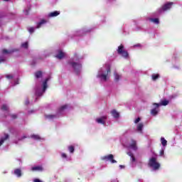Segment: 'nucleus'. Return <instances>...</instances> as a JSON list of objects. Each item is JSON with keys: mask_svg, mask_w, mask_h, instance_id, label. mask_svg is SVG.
<instances>
[{"mask_svg": "<svg viewBox=\"0 0 182 182\" xmlns=\"http://www.w3.org/2000/svg\"><path fill=\"white\" fill-rule=\"evenodd\" d=\"M149 167H152L153 170H159L160 168V164L157 162V159L155 157L149 159Z\"/></svg>", "mask_w": 182, "mask_h": 182, "instance_id": "obj_1", "label": "nucleus"}, {"mask_svg": "<svg viewBox=\"0 0 182 182\" xmlns=\"http://www.w3.org/2000/svg\"><path fill=\"white\" fill-rule=\"evenodd\" d=\"M105 68L106 69V73L105 74H100L97 77H100L101 79H102V80H105V82H106V80H107V76L109 75V74L111 72V70H110V64L109 63H106L105 65Z\"/></svg>", "mask_w": 182, "mask_h": 182, "instance_id": "obj_2", "label": "nucleus"}, {"mask_svg": "<svg viewBox=\"0 0 182 182\" xmlns=\"http://www.w3.org/2000/svg\"><path fill=\"white\" fill-rule=\"evenodd\" d=\"M117 53L119 55H121L123 58H129V53L127 50H124V45H120L118 47Z\"/></svg>", "mask_w": 182, "mask_h": 182, "instance_id": "obj_3", "label": "nucleus"}, {"mask_svg": "<svg viewBox=\"0 0 182 182\" xmlns=\"http://www.w3.org/2000/svg\"><path fill=\"white\" fill-rule=\"evenodd\" d=\"M69 65L72 66V68L74 69V71L77 74H78L79 72H80V69H82V64L79 63L70 62Z\"/></svg>", "mask_w": 182, "mask_h": 182, "instance_id": "obj_4", "label": "nucleus"}, {"mask_svg": "<svg viewBox=\"0 0 182 182\" xmlns=\"http://www.w3.org/2000/svg\"><path fill=\"white\" fill-rule=\"evenodd\" d=\"M173 2H167V3H166L159 10L160 14H161V12H166V11H169V9H171V6H173Z\"/></svg>", "mask_w": 182, "mask_h": 182, "instance_id": "obj_5", "label": "nucleus"}, {"mask_svg": "<svg viewBox=\"0 0 182 182\" xmlns=\"http://www.w3.org/2000/svg\"><path fill=\"white\" fill-rule=\"evenodd\" d=\"M102 160H106L107 161H110L112 164L114 163H117L116 160H114V156L113 154H109L102 157Z\"/></svg>", "mask_w": 182, "mask_h": 182, "instance_id": "obj_6", "label": "nucleus"}, {"mask_svg": "<svg viewBox=\"0 0 182 182\" xmlns=\"http://www.w3.org/2000/svg\"><path fill=\"white\" fill-rule=\"evenodd\" d=\"M107 119V116H102L100 118H97L96 122L99 124H103L104 126L106 124V119Z\"/></svg>", "mask_w": 182, "mask_h": 182, "instance_id": "obj_7", "label": "nucleus"}, {"mask_svg": "<svg viewBox=\"0 0 182 182\" xmlns=\"http://www.w3.org/2000/svg\"><path fill=\"white\" fill-rule=\"evenodd\" d=\"M168 103H169L168 100H164L161 101V104L154 102L153 104V106H156V107L157 109H159V107H160V106H167V105H168Z\"/></svg>", "mask_w": 182, "mask_h": 182, "instance_id": "obj_8", "label": "nucleus"}, {"mask_svg": "<svg viewBox=\"0 0 182 182\" xmlns=\"http://www.w3.org/2000/svg\"><path fill=\"white\" fill-rule=\"evenodd\" d=\"M1 52L4 55H9L11 53H14V52H18V49H13L11 50H8L6 49H3Z\"/></svg>", "mask_w": 182, "mask_h": 182, "instance_id": "obj_9", "label": "nucleus"}, {"mask_svg": "<svg viewBox=\"0 0 182 182\" xmlns=\"http://www.w3.org/2000/svg\"><path fill=\"white\" fill-rule=\"evenodd\" d=\"M55 58H57V59H63V58H65V53H63V51H62L61 50H58V54H57L55 55Z\"/></svg>", "mask_w": 182, "mask_h": 182, "instance_id": "obj_10", "label": "nucleus"}, {"mask_svg": "<svg viewBox=\"0 0 182 182\" xmlns=\"http://www.w3.org/2000/svg\"><path fill=\"white\" fill-rule=\"evenodd\" d=\"M48 82H49V78H46L43 82V92H45L46 89H48Z\"/></svg>", "mask_w": 182, "mask_h": 182, "instance_id": "obj_11", "label": "nucleus"}, {"mask_svg": "<svg viewBox=\"0 0 182 182\" xmlns=\"http://www.w3.org/2000/svg\"><path fill=\"white\" fill-rule=\"evenodd\" d=\"M111 114L114 117V119H119L120 114L116 110V109H112L111 111Z\"/></svg>", "mask_w": 182, "mask_h": 182, "instance_id": "obj_12", "label": "nucleus"}, {"mask_svg": "<svg viewBox=\"0 0 182 182\" xmlns=\"http://www.w3.org/2000/svg\"><path fill=\"white\" fill-rule=\"evenodd\" d=\"M60 14V11H55L53 12H50L49 14H48V17L49 18H53L55 16H58V15Z\"/></svg>", "mask_w": 182, "mask_h": 182, "instance_id": "obj_13", "label": "nucleus"}, {"mask_svg": "<svg viewBox=\"0 0 182 182\" xmlns=\"http://www.w3.org/2000/svg\"><path fill=\"white\" fill-rule=\"evenodd\" d=\"M4 136H5L4 137H2L0 139V146H2V144H4V143L5 142V140H8V139H9V134H5Z\"/></svg>", "mask_w": 182, "mask_h": 182, "instance_id": "obj_14", "label": "nucleus"}, {"mask_svg": "<svg viewBox=\"0 0 182 182\" xmlns=\"http://www.w3.org/2000/svg\"><path fill=\"white\" fill-rule=\"evenodd\" d=\"M130 147L132 149V150H137V142L134 140H132V144H130Z\"/></svg>", "mask_w": 182, "mask_h": 182, "instance_id": "obj_15", "label": "nucleus"}, {"mask_svg": "<svg viewBox=\"0 0 182 182\" xmlns=\"http://www.w3.org/2000/svg\"><path fill=\"white\" fill-rule=\"evenodd\" d=\"M14 174L17 176V177H21L22 176V171L19 168H16L14 170Z\"/></svg>", "mask_w": 182, "mask_h": 182, "instance_id": "obj_16", "label": "nucleus"}, {"mask_svg": "<svg viewBox=\"0 0 182 182\" xmlns=\"http://www.w3.org/2000/svg\"><path fill=\"white\" fill-rule=\"evenodd\" d=\"M158 114L159 110H157V108H154L151 110V114H152V116H157Z\"/></svg>", "mask_w": 182, "mask_h": 182, "instance_id": "obj_17", "label": "nucleus"}, {"mask_svg": "<svg viewBox=\"0 0 182 182\" xmlns=\"http://www.w3.org/2000/svg\"><path fill=\"white\" fill-rule=\"evenodd\" d=\"M42 75H43L42 71H37L35 73V77H36V79H39L42 77Z\"/></svg>", "mask_w": 182, "mask_h": 182, "instance_id": "obj_18", "label": "nucleus"}, {"mask_svg": "<svg viewBox=\"0 0 182 182\" xmlns=\"http://www.w3.org/2000/svg\"><path fill=\"white\" fill-rule=\"evenodd\" d=\"M128 156H129V157H131V160L133 163H134V161H136V158L134 157V155L133 154V153L132 152H127Z\"/></svg>", "mask_w": 182, "mask_h": 182, "instance_id": "obj_19", "label": "nucleus"}, {"mask_svg": "<svg viewBox=\"0 0 182 182\" xmlns=\"http://www.w3.org/2000/svg\"><path fill=\"white\" fill-rule=\"evenodd\" d=\"M161 143L162 146H164V147H166V146H167V140H166V139H164V137L161 138Z\"/></svg>", "mask_w": 182, "mask_h": 182, "instance_id": "obj_20", "label": "nucleus"}, {"mask_svg": "<svg viewBox=\"0 0 182 182\" xmlns=\"http://www.w3.org/2000/svg\"><path fill=\"white\" fill-rule=\"evenodd\" d=\"M31 139H33L34 140H41V136L39 135L33 134L31 136Z\"/></svg>", "mask_w": 182, "mask_h": 182, "instance_id": "obj_21", "label": "nucleus"}, {"mask_svg": "<svg viewBox=\"0 0 182 182\" xmlns=\"http://www.w3.org/2000/svg\"><path fill=\"white\" fill-rule=\"evenodd\" d=\"M43 23H46V21L43 19L41 21V22L38 23L37 28L38 29V28H41V26H42V25H43Z\"/></svg>", "mask_w": 182, "mask_h": 182, "instance_id": "obj_22", "label": "nucleus"}, {"mask_svg": "<svg viewBox=\"0 0 182 182\" xmlns=\"http://www.w3.org/2000/svg\"><path fill=\"white\" fill-rule=\"evenodd\" d=\"M151 22H154V23H156V25H159L160 23V21L159 18H151L150 19Z\"/></svg>", "mask_w": 182, "mask_h": 182, "instance_id": "obj_23", "label": "nucleus"}, {"mask_svg": "<svg viewBox=\"0 0 182 182\" xmlns=\"http://www.w3.org/2000/svg\"><path fill=\"white\" fill-rule=\"evenodd\" d=\"M136 129L138 130V132H141V130H143V124H139L137 125Z\"/></svg>", "mask_w": 182, "mask_h": 182, "instance_id": "obj_24", "label": "nucleus"}, {"mask_svg": "<svg viewBox=\"0 0 182 182\" xmlns=\"http://www.w3.org/2000/svg\"><path fill=\"white\" fill-rule=\"evenodd\" d=\"M114 80L115 82H119L120 80V75L117 73H114Z\"/></svg>", "mask_w": 182, "mask_h": 182, "instance_id": "obj_25", "label": "nucleus"}, {"mask_svg": "<svg viewBox=\"0 0 182 182\" xmlns=\"http://www.w3.org/2000/svg\"><path fill=\"white\" fill-rule=\"evenodd\" d=\"M68 151H70V153H75V146H69Z\"/></svg>", "mask_w": 182, "mask_h": 182, "instance_id": "obj_26", "label": "nucleus"}, {"mask_svg": "<svg viewBox=\"0 0 182 182\" xmlns=\"http://www.w3.org/2000/svg\"><path fill=\"white\" fill-rule=\"evenodd\" d=\"M21 47L24 48V49H28V42L23 43L21 44Z\"/></svg>", "mask_w": 182, "mask_h": 182, "instance_id": "obj_27", "label": "nucleus"}, {"mask_svg": "<svg viewBox=\"0 0 182 182\" xmlns=\"http://www.w3.org/2000/svg\"><path fill=\"white\" fill-rule=\"evenodd\" d=\"M159 77H160V75L159 74H153L152 75V80H157V78Z\"/></svg>", "mask_w": 182, "mask_h": 182, "instance_id": "obj_28", "label": "nucleus"}, {"mask_svg": "<svg viewBox=\"0 0 182 182\" xmlns=\"http://www.w3.org/2000/svg\"><path fill=\"white\" fill-rule=\"evenodd\" d=\"M68 109V105H63L60 107L59 110L60 112H62L65 109Z\"/></svg>", "mask_w": 182, "mask_h": 182, "instance_id": "obj_29", "label": "nucleus"}, {"mask_svg": "<svg viewBox=\"0 0 182 182\" xmlns=\"http://www.w3.org/2000/svg\"><path fill=\"white\" fill-rule=\"evenodd\" d=\"M1 110H4V112H8V106L6 105H3L1 106Z\"/></svg>", "mask_w": 182, "mask_h": 182, "instance_id": "obj_30", "label": "nucleus"}, {"mask_svg": "<svg viewBox=\"0 0 182 182\" xmlns=\"http://www.w3.org/2000/svg\"><path fill=\"white\" fill-rule=\"evenodd\" d=\"M32 170H33V171H35L36 170L42 171V167H41V166H34V167L32 168Z\"/></svg>", "mask_w": 182, "mask_h": 182, "instance_id": "obj_31", "label": "nucleus"}, {"mask_svg": "<svg viewBox=\"0 0 182 182\" xmlns=\"http://www.w3.org/2000/svg\"><path fill=\"white\" fill-rule=\"evenodd\" d=\"M46 119H55V117H56V116L49 114V115H46Z\"/></svg>", "mask_w": 182, "mask_h": 182, "instance_id": "obj_32", "label": "nucleus"}, {"mask_svg": "<svg viewBox=\"0 0 182 182\" xmlns=\"http://www.w3.org/2000/svg\"><path fill=\"white\" fill-rule=\"evenodd\" d=\"M28 32H30L31 33H33V32H35V28L31 27V28L28 29Z\"/></svg>", "mask_w": 182, "mask_h": 182, "instance_id": "obj_33", "label": "nucleus"}, {"mask_svg": "<svg viewBox=\"0 0 182 182\" xmlns=\"http://www.w3.org/2000/svg\"><path fill=\"white\" fill-rule=\"evenodd\" d=\"M10 116H11V119H12L13 120H15V119H17V118H18V116H17L16 114H11Z\"/></svg>", "mask_w": 182, "mask_h": 182, "instance_id": "obj_34", "label": "nucleus"}, {"mask_svg": "<svg viewBox=\"0 0 182 182\" xmlns=\"http://www.w3.org/2000/svg\"><path fill=\"white\" fill-rule=\"evenodd\" d=\"M159 156H164V149L160 151Z\"/></svg>", "mask_w": 182, "mask_h": 182, "instance_id": "obj_35", "label": "nucleus"}, {"mask_svg": "<svg viewBox=\"0 0 182 182\" xmlns=\"http://www.w3.org/2000/svg\"><path fill=\"white\" fill-rule=\"evenodd\" d=\"M6 77L7 79H13L14 78V76L12 75H7Z\"/></svg>", "mask_w": 182, "mask_h": 182, "instance_id": "obj_36", "label": "nucleus"}, {"mask_svg": "<svg viewBox=\"0 0 182 182\" xmlns=\"http://www.w3.org/2000/svg\"><path fill=\"white\" fill-rule=\"evenodd\" d=\"M61 157H62L63 159H66V158L68 157V155H66V154H65V153H63V154H61Z\"/></svg>", "mask_w": 182, "mask_h": 182, "instance_id": "obj_37", "label": "nucleus"}, {"mask_svg": "<svg viewBox=\"0 0 182 182\" xmlns=\"http://www.w3.org/2000/svg\"><path fill=\"white\" fill-rule=\"evenodd\" d=\"M140 120H141L140 117H138L136 119H135L134 123L136 124H137V123H139V122H140Z\"/></svg>", "mask_w": 182, "mask_h": 182, "instance_id": "obj_38", "label": "nucleus"}, {"mask_svg": "<svg viewBox=\"0 0 182 182\" xmlns=\"http://www.w3.org/2000/svg\"><path fill=\"white\" fill-rule=\"evenodd\" d=\"M36 96H42V92H38V91H37V92H36Z\"/></svg>", "mask_w": 182, "mask_h": 182, "instance_id": "obj_39", "label": "nucleus"}, {"mask_svg": "<svg viewBox=\"0 0 182 182\" xmlns=\"http://www.w3.org/2000/svg\"><path fill=\"white\" fill-rule=\"evenodd\" d=\"M34 182H42V181L39 180L38 178H36L33 181Z\"/></svg>", "mask_w": 182, "mask_h": 182, "instance_id": "obj_40", "label": "nucleus"}, {"mask_svg": "<svg viewBox=\"0 0 182 182\" xmlns=\"http://www.w3.org/2000/svg\"><path fill=\"white\" fill-rule=\"evenodd\" d=\"M23 139H26V136H23L21 139H18V140H23Z\"/></svg>", "mask_w": 182, "mask_h": 182, "instance_id": "obj_41", "label": "nucleus"}, {"mask_svg": "<svg viewBox=\"0 0 182 182\" xmlns=\"http://www.w3.org/2000/svg\"><path fill=\"white\" fill-rule=\"evenodd\" d=\"M25 105H26V106H28V105H29V100H27L26 101Z\"/></svg>", "mask_w": 182, "mask_h": 182, "instance_id": "obj_42", "label": "nucleus"}, {"mask_svg": "<svg viewBox=\"0 0 182 182\" xmlns=\"http://www.w3.org/2000/svg\"><path fill=\"white\" fill-rule=\"evenodd\" d=\"M26 15H29V10L28 9L26 10Z\"/></svg>", "mask_w": 182, "mask_h": 182, "instance_id": "obj_43", "label": "nucleus"}, {"mask_svg": "<svg viewBox=\"0 0 182 182\" xmlns=\"http://www.w3.org/2000/svg\"><path fill=\"white\" fill-rule=\"evenodd\" d=\"M1 62H5V59L1 58V59L0 60V63H1Z\"/></svg>", "mask_w": 182, "mask_h": 182, "instance_id": "obj_44", "label": "nucleus"}, {"mask_svg": "<svg viewBox=\"0 0 182 182\" xmlns=\"http://www.w3.org/2000/svg\"><path fill=\"white\" fill-rule=\"evenodd\" d=\"M3 1H4L5 2H8L9 0H3Z\"/></svg>", "mask_w": 182, "mask_h": 182, "instance_id": "obj_45", "label": "nucleus"}, {"mask_svg": "<svg viewBox=\"0 0 182 182\" xmlns=\"http://www.w3.org/2000/svg\"><path fill=\"white\" fill-rule=\"evenodd\" d=\"M0 18H2V16H1V14H0Z\"/></svg>", "mask_w": 182, "mask_h": 182, "instance_id": "obj_46", "label": "nucleus"}]
</instances>
